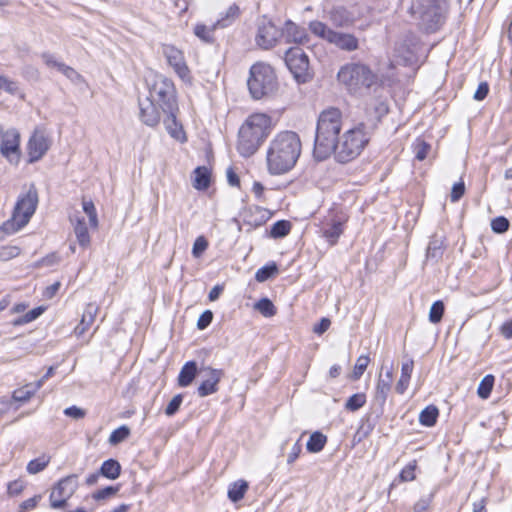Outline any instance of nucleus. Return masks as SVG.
Here are the masks:
<instances>
[{"instance_id": "nucleus-1", "label": "nucleus", "mask_w": 512, "mask_h": 512, "mask_svg": "<svg viewBox=\"0 0 512 512\" xmlns=\"http://www.w3.org/2000/svg\"><path fill=\"white\" fill-rule=\"evenodd\" d=\"M302 150L299 135L293 131H282L270 141L266 152L267 170L271 175L289 172L297 163Z\"/></svg>"}, {"instance_id": "nucleus-2", "label": "nucleus", "mask_w": 512, "mask_h": 512, "mask_svg": "<svg viewBox=\"0 0 512 512\" xmlns=\"http://www.w3.org/2000/svg\"><path fill=\"white\" fill-rule=\"evenodd\" d=\"M342 128V113L337 108L323 110L318 117L313 155L319 161L332 155Z\"/></svg>"}, {"instance_id": "nucleus-3", "label": "nucleus", "mask_w": 512, "mask_h": 512, "mask_svg": "<svg viewBox=\"0 0 512 512\" xmlns=\"http://www.w3.org/2000/svg\"><path fill=\"white\" fill-rule=\"evenodd\" d=\"M272 131V119L265 113H254L240 126L237 151L243 157L255 154Z\"/></svg>"}, {"instance_id": "nucleus-4", "label": "nucleus", "mask_w": 512, "mask_h": 512, "mask_svg": "<svg viewBox=\"0 0 512 512\" xmlns=\"http://www.w3.org/2000/svg\"><path fill=\"white\" fill-rule=\"evenodd\" d=\"M370 140L366 125L359 123L339 136L332 154L339 163H348L357 158Z\"/></svg>"}, {"instance_id": "nucleus-5", "label": "nucleus", "mask_w": 512, "mask_h": 512, "mask_svg": "<svg viewBox=\"0 0 512 512\" xmlns=\"http://www.w3.org/2000/svg\"><path fill=\"white\" fill-rule=\"evenodd\" d=\"M39 202L38 192L34 184H30L16 201L10 219L2 224L0 229L6 234H13L28 224L36 211Z\"/></svg>"}, {"instance_id": "nucleus-6", "label": "nucleus", "mask_w": 512, "mask_h": 512, "mask_svg": "<svg viewBox=\"0 0 512 512\" xmlns=\"http://www.w3.org/2000/svg\"><path fill=\"white\" fill-rule=\"evenodd\" d=\"M337 78L351 94L363 93L370 89L378 79L367 65L361 63H350L341 67Z\"/></svg>"}, {"instance_id": "nucleus-7", "label": "nucleus", "mask_w": 512, "mask_h": 512, "mask_svg": "<svg viewBox=\"0 0 512 512\" xmlns=\"http://www.w3.org/2000/svg\"><path fill=\"white\" fill-rule=\"evenodd\" d=\"M247 85L254 99L272 95L278 88L277 77L271 65L265 62H257L250 68Z\"/></svg>"}, {"instance_id": "nucleus-8", "label": "nucleus", "mask_w": 512, "mask_h": 512, "mask_svg": "<svg viewBox=\"0 0 512 512\" xmlns=\"http://www.w3.org/2000/svg\"><path fill=\"white\" fill-rule=\"evenodd\" d=\"M149 97L160 106L163 112L178 111L176 89L169 78L154 74L148 80Z\"/></svg>"}, {"instance_id": "nucleus-9", "label": "nucleus", "mask_w": 512, "mask_h": 512, "mask_svg": "<svg viewBox=\"0 0 512 512\" xmlns=\"http://www.w3.org/2000/svg\"><path fill=\"white\" fill-rule=\"evenodd\" d=\"M285 63L297 83H307L313 77L307 54L300 47L287 50Z\"/></svg>"}, {"instance_id": "nucleus-10", "label": "nucleus", "mask_w": 512, "mask_h": 512, "mask_svg": "<svg viewBox=\"0 0 512 512\" xmlns=\"http://www.w3.org/2000/svg\"><path fill=\"white\" fill-rule=\"evenodd\" d=\"M52 145V139L45 126H36L27 142L28 162L41 160Z\"/></svg>"}, {"instance_id": "nucleus-11", "label": "nucleus", "mask_w": 512, "mask_h": 512, "mask_svg": "<svg viewBox=\"0 0 512 512\" xmlns=\"http://www.w3.org/2000/svg\"><path fill=\"white\" fill-rule=\"evenodd\" d=\"M418 38L413 33H408L404 38L395 43L391 65H411L416 61L418 51Z\"/></svg>"}, {"instance_id": "nucleus-12", "label": "nucleus", "mask_w": 512, "mask_h": 512, "mask_svg": "<svg viewBox=\"0 0 512 512\" xmlns=\"http://www.w3.org/2000/svg\"><path fill=\"white\" fill-rule=\"evenodd\" d=\"M347 220L348 216L338 210H331L325 216L321 225V233L329 245L333 246L338 242V239L344 232V226Z\"/></svg>"}, {"instance_id": "nucleus-13", "label": "nucleus", "mask_w": 512, "mask_h": 512, "mask_svg": "<svg viewBox=\"0 0 512 512\" xmlns=\"http://www.w3.org/2000/svg\"><path fill=\"white\" fill-rule=\"evenodd\" d=\"M0 153L11 164H18L21 156L20 142L21 135L16 128H10L6 131L2 129L0 134Z\"/></svg>"}, {"instance_id": "nucleus-14", "label": "nucleus", "mask_w": 512, "mask_h": 512, "mask_svg": "<svg viewBox=\"0 0 512 512\" xmlns=\"http://www.w3.org/2000/svg\"><path fill=\"white\" fill-rule=\"evenodd\" d=\"M200 373L203 375L204 379L197 389L198 395L200 397H206L216 393L219 390L218 384L224 377V371L211 366H203L200 369Z\"/></svg>"}, {"instance_id": "nucleus-15", "label": "nucleus", "mask_w": 512, "mask_h": 512, "mask_svg": "<svg viewBox=\"0 0 512 512\" xmlns=\"http://www.w3.org/2000/svg\"><path fill=\"white\" fill-rule=\"evenodd\" d=\"M162 52L174 72L182 80H189L190 70L186 64L183 52L173 45H164Z\"/></svg>"}, {"instance_id": "nucleus-16", "label": "nucleus", "mask_w": 512, "mask_h": 512, "mask_svg": "<svg viewBox=\"0 0 512 512\" xmlns=\"http://www.w3.org/2000/svg\"><path fill=\"white\" fill-rule=\"evenodd\" d=\"M438 0H417L412 5L414 13L418 14L424 23L428 24L429 28H433L440 20Z\"/></svg>"}, {"instance_id": "nucleus-17", "label": "nucleus", "mask_w": 512, "mask_h": 512, "mask_svg": "<svg viewBox=\"0 0 512 512\" xmlns=\"http://www.w3.org/2000/svg\"><path fill=\"white\" fill-rule=\"evenodd\" d=\"M278 37L279 31L276 26L271 22H266L258 28L256 43L264 49H269L275 45Z\"/></svg>"}, {"instance_id": "nucleus-18", "label": "nucleus", "mask_w": 512, "mask_h": 512, "mask_svg": "<svg viewBox=\"0 0 512 512\" xmlns=\"http://www.w3.org/2000/svg\"><path fill=\"white\" fill-rule=\"evenodd\" d=\"M139 117L147 126L154 127L160 122V113L155 103L150 98L139 100Z\"/></svg>"}, {"instance_id": "nucleus-19", "label": "nucleus", "mask_w": 512, "mask_h": 512, "mask_svg": "<svg viewBox=\"0 0 512 512\" xmlns=\"http://www.w3.org/2000/svg\"><path fill=\"white\" fill-rule=\"evenodd\" d=\"M177 112H164L166 117L163 121L167 133L176 141L184 143L187 141V136L184 131L183 125L177 120Z\"/></svg>"}, {"instance_id": "nucleus-20", "label": "nucleus", "mask_w": 512, "mask_h": 512, "mask_svg": "<svg viewBox=\"0 0 512 512\" xmlns=\"http://www.w3.org/2000/svg\"><path fill=\"white\" fill-rule=\"evenodd\" d=\"M71 482H57L50 494V504L52 508H63L66 501L71 497L73 488L69 487Z\"/></svg>"}, {"instance_id": "nucleus-21", "label": "nucleus", "mask_w": 512, "mask_h": 512, "mask_svg": "<svg viewBox=\"0 0 512 512\" xmlns=\"http://www.w3.org/2000/svg\"><path fill=\"white\" fill-rule=\"evenodd\" d=\"M70 221L73 225V230L79 245L82 248L89 247L91 238L88 232V227L85 218L79 213H75L70 217Z\"/></svg>"}, {"instance_id": "nucleus-22", "label": "nucleus", "mask_w": 512, "mask_h": 512, "mask_svg": "<svg viewBox=\"0 0 512 512\" xmlns=\"http://www.w3.org/2000/svg\"><path fill=\"white\" fill-rule=\"evenodd\" d=\"M99 312V307L95 303H88L84 309V313L80 323L75 327L74 334L81 337L94 323L96 316Z\"/></svg>"}, {"instance_id": "nucleus-23", "label": "nucleus", "mask_w": 512, "mask_h": 512, "mask_svg": "<svg viewBox=\"0 0 512 512\" xmlns=\"http://www.w3.org/2000/svg\"><path fill=\"white\" fill-rule=\"evenodd\" d=\"M331 44L347 52H352L359 48V41L353 34L337 31L334 33Z\"/></svg>"}, {"instance_id": "nucleus-24", "label": "nucleus", "mask_w": 512, "mask_h": 512, "mask_svg": "<svg viewBox=\"0 0 512 512\" xmlns=\"http://www.w3.org/2000/svg\"><path fill=\"white\" fill-rule=\"evenodd\" d=\"M120 470V464L114 459H109L103 462V464L100 467L99 473H97L96 475L89 476L87 480H97L99 475L114 480L119 477Z\"/></svg>"}, {"instance_id": "nucleus-25", "label": "nucleus", "mask_w": 512, "mask_h": 512, "mask_svg": "<svg viewBox=\"0 0 512 512\" xmlns=\"http://www.w3.org/2000/svg\"><path fill=\"white\" fill-rule=\"evenodd\" d=\"M284 34L288 42L302 44L308 41L306 30L291 21L286 23Z\"/></svg>"}, {"instance_id": "nucleus-26", "label": "nucleus", "mask_w": 512, "mask_h": 512, "mask_svg": "<svg viewBox=\"0 0 512 512\" xmlns=\"http://www.w3.org/2000/svg\"><path fill=\"white\" fill-rule=\"evenodd\" d=\"M197 371L198 368L195 361L186 362L181 368L180 373L178 375V385L180 387L189 386L193 382L197 374Z\"/></svg>"}, {"instance_id": "nucleus-27", "label": "nucleus", "mask_w": 512, "mask_h": 512, "mask_svg": "<svg viewBox=\"0 0 512 512\" xmlns=\"http://www.w3.org/2000/svg\"><path fill=\"white\" fill-rule=\"evenodd\" d=\"M414 362L412 359H408L402 363L401 376L396 384V391L399 394H403L408 388L411 374L413 372Z\"/></svg>"}, {"instance_id": "nucleus-28", "label": "nucleus", "mask_w": 512, "mask_h": 512, "mask_svg": "<svg viewBox=\"0 0 512 512\" xmlns=\"http://www.w3.org/2000/svg\"><path fill=\"white\" fill-rule=\"evenodd\" d=\"M387 113L388 105L383 100H374L373 103L367 107V115L369 120L374 124L380 121V119Z\"/></svg>"}, {"instance_id": "nucleus-29", "label": "nucleus", "mask_w": 512, "mask_h": 512, "mask_svg": "<svg viewBox=\"0 0 512 512\" xmlns=\"http://www.w3.org/2000/svg\"><path fill=\"white\" fill-rule=\"evenodd\" d=\"M239 15V6L237 4H232L224 13L220 14V18L215 22V26H218L219 28H226L234 23Z\"/></svg>"}, {"instance_id": "nucleus-30", "label": "nucleus", "mask_w": 512, "mask_h": 512, "mask_svg": "<svg viewBox=\"0 0 512 512\" xmlns=\"http://www.w3.org/2000/svg\"><path fill=\"white\" fill-rule=\"evenodd\" d=\"M210 185V171L205 166L197 167L194 170L193 187L197 190H205Z\"/></svg>"}, {"instance_id": "nucleus-31", "label": "nucleus", "mask_w": 512, "mask_h": 512, "mask_svg": "<svg viewBox=\"0 0 512 512\" xmlns=\"http://www.w3.org/2000/svg\"><path fill=\"white\" fill-rule=\"evenodd\" d=\"M218 28V26H215V23H213L211 26H207L203 23H197L194 26L193 31L195 36L198 37L201 41L205 43H213L214 31Z\"/></svg>"}, {"instance_id": "nucleus-32", "label": "nucleus", "mask_w": 512, "mask_h": 512, "mask_svg": "<svg viewBox=\"0 0 512 512\" xmlns=\"http://www.w3.org/2000/svg\"><path fill=\"white\" fill-rule=\"evenodd\" d=\"M309 29L315 36L320 37L329 43H331L335 33V31L330 29L325 23L317 20L309 23Z\"/></svg>"}, {"instance_id": "nucleus-33", "label": "nucleus", "mask_w": 512, "mask_h": 512, "mask_svg": "<svg viewBox=\"0 0 512 512\" xmlns=\"http://www.w3.org/2000/svg\"><path fill=\"white\" fill-rule=\"evenodd\" d=\"M327 442V437L321 432H314L310 435L306 448L309 452L317 453L320 452Z\"/></svg>"}, {"instance_id": "nucleus-34", "label": "nucleus", "mask_w": 512, "mask_h": 512, "mask_svg": "<svg viewBox=\"0 0 512 512\" xmlns=\"http://www.w3.org/2000/svg\"><path fill=\"white\" fill-rule=\"evenodd\" d=\"M438 415L439 411L437 407L434 405H430L421 411L419 415V421L422 425L426 427H431L435 425Z\"/></svg>"}, {"instance_id": "nucleus-35", "label": "nucleus", "mask_w": 512, "mask_h": 512, "mask_svg": "<svg viewBox=\"0 0 512 512\" xmlns=\"http://www.w3.org/2000/svg\"><path fill=\"white\" fill-rule=\"evenodd\" d=\"M391 384L392 383L389 382V379H382L381 377L378 379L375 391V401L380 405L385 404L388 393L391 389Z\"/></svg>"}, {"instance_id": "nucleus-36", "label": "nucleus", "mask_w": 512, "mask_h": 512, "mask_svg": "<svg viewBox=\"0 0 512 512\" xmlns=\"http://www.w3.org/2000/svg\"><path fill=\"white\" fill-rule=\"evenodd\" d=\"M291 223L287 220H279L275 222L270 229V237L274 239L283 238L290 233Z\"/></svg>"}, {"instance_id": "nucleus-37", "label": "nucleus", "mask_w": 512, "mask_h": 512, "mask_svg": "<svg viewBox=\"0 0 512 512\" xmlns=\"http://www.w3.org/2000/svg\"><path fill=\"white\" fill-rule=\"evenodd\" d=\"M248 490V482H234L228 489V497L232 502L241 500Z\"/></svg>"}, {"instance_id": "nucleus-38", "label": "nucleus", "mask_w": 512, "mask_h": 512, "mask_svg": "<svg viewBox=\"0 0 512 512\" xmlns=\"http://www.w3.org/2000/svg\"><path fill=\"white\" fill-rule=\"evenodd\" d=\"M412 148L415 154V158L419 161H423L424 159H426L431 149V145L427 143L425 140L417 138L413 143Z\"/></svg>"}, {"instance_id": "nucleus-39", "label": "nucleus", "mask_w": 512, "mask_h": 512, "mask_svg": "<svg viewBox=\"0 0 512 512\" xmlns=\"http://www.w3.org/2000/svg\"><path fill=\"white\" fill-rule=\"evenodd\" d=\"M82 208L84 213L89 218V225L92 229L98 228V217L97 212L94 203L91 200H85L82 201Z\"/></svg>"}, {"instance_id": "nucleus-40", "label": "nucleus", "mask_w": 512, "mask_h": 512, "mask_svg": "<svg viewBox=\"0 0 512 512\" xmlns=\"http://www.w3.org/2000/svg\"><path fill=\"white\" fill-rule=\"evenodd\" d=\"M494 376L489 374V375H486L480 382L479 386H478V389H477V393H478V396L482 399H487L490 394H491V391L493 389V386H494Z\"/></svg>"}, {"instance_id": "nucleus-41", "label": "nucleus", "mask_w": 512, "mask_h": 512, "mask_svg": "<svg viewBox=\"0 0 512 512\" xmlns=\"http://www.w3.org/2000/svg\"><path fill=\"white\" fill-rule=\"evenodd\" d=\"M254 308L259 311L264 317H272L276 314V308L271 300L262 298L255 303Z\"/></svg>"}, {"instance_id": "nucleus-42", "label": "nucleus", "mask_w": 512, "mask_h": 512, "mask_svg": "<svg viewBox=\"0 0 512 512\" xmlns=\"http://www.w3.org/2000/svg\"><path fill=\"white\" fill-rule=\"evenodd\" d=\"M443 254V244L442 241L433 239L429 242V245L426 250L427 259L437 261L442 257Z\"/></svg>"}, {"instance_id": "nucleus-43", "label": "nucleus", "mask_w": 512, "mask_h": 512, "mask_svg": "<svg viewBox=\"0 0 512 512\" xmlns=\"http://www.w3.org/2000/svg\"><path fill=\"white\" fill-rule=\"evenodd\" d=\"M366 403V396L364 393H356L348 398L345 403V408L349 411H357Z\"/></svg>"}, {"instance_id": "nucleus-44", "label": "nucleus", "mask_w": 512, "mask_h": 512, "mask_svg": "<svg viewBox=\"0 0 512 512\" xmlns=\"http://www.w3.org/2000/svg\"><path fill=\"white\" fill-rule=\"evenodd\" d=\"M369 363H370V358L368 355H360L356 360V363H355V366H354V369L352 372L353 379L358 380L363 375V373L366 370Z\"/></svg>"}, {"instance_id": "nucleus-45", "label": "nucleus", "mask_w": 512, "mask_h": 512, "mask_svg": "<svg viewBox=\"0 0 512 512\" xmlns=\"http://www.w3.org/2000/svg\"><path fill=\"white\" fill-rule=\"evenodd\" d=\"M49 461H50V458L45 455H43L39 458H36L34 460H31L27 465V471L30 474H36V473L42 471L43 469H45V467L48 465Z\"/></svg>"}, {"instance_id": "nucleus-46", "label": "nucleus", "mask_w": 512, "mask_h": 512, "mask_svg": "<svg viewBox=\"0 0 512 512\" xmlns=\"http://www.w3.org/2000/svg\"><path fill=\"white\" fill-rule=\"evenodd\" d=\"M278 272V268L275 263L272 265L263 266L257 270L255 274V278L258 282H264L268 280L271 276L275 275Z\"/></svg>"}, {"instance_id": "nucleus-47", "label": "nucleus", "mask_w": 512, "mask_h": 512, "mask_svg": "<svg viewBox=\"0 0 512 512\" xmlns=\"http://www.w3.org/2000/svg\"><path fill=\"white\" fill-rule=\"evenodd\" d=\"M43 311H44V309L42 307L34 308V309L30 310L29 312H27L26 314H24L23 316L14 320L13 324L18 326V325L30 323V322L34 321L35 319H37L43 313Z\"/></svg>"}, {"instance_id": "nucleus-48", "label": "nucleus", "mask_w": 512, "mask_h": 512, "mask_svg": "<svg viewBox=\"0 0 512 512\" xmlns=\"http://www.w3.org/2000/svg\"><path fill=\"white\" fill-rule=\"evenodd\" d=\"M444 314V304L442 301H436L432 304L429 311V321L431 323H439Z\"/></svg>"}, {"instance_id": "nucleus-49", "label": "nucleus", "mask_w": 512, "mask_h": 512, "mask_svg": "<svg viewBox=\"0 0 512 512\" xmlns=\"http://www.w3.org/2000/svg\"><path fill=\"white\" fill-rule=\"evenodd\" d=\"M35 393L29 386L26 384L13 392L12 398L17 402H27Z\"/></svg>"}, {"instance_id": "nucleus-50", "label": "nucleus", "mask_w": 512, "mask_h": 512, "mask_svg": "<svg viewBox=\"0 0 512 512\" xmlns=\"http://www.w3.org/2000/svg\"><path fill=\"white\" fill-rule=\"evenodd\" d=\"M130 434V430L127 426L123 425L117 429H115L109 437V443L112 445H116L122 441H124L126 438H128Z\"/></svg>"}, {"instance_id": "nucleus-51", "label": "nucleus", "mask_w": 512, "mask_h": 512, "mask_svg": "<svg viewBox=\"0 0 512 512\" xmlns=\"http://www.w3.org/2000/svg\"><path fill=\"white\" fill-rule=\"evenodd\" d=\"M2 90L6 91L7 93H9L11 95L20 94L18 84L15 81H13L3 75H0V92Z\"/></svg>"}, {"instance_id": "nucleus-52", "label": "nucleus", "mask_w": 512, "mask_h": 512, "mask_svg": "<svg viewBox=\"0 0 512 512\" xmlns=\"http://www.w3.org/2000/svg\"><path fill=\"white\" fill-rule=\"evenodd\" d=\"M41 58L48 68H55L59 72L62 71L65 63L59 61L53 54L45 52L41 55Z\"/></svg>"}, {"instance_id": "nucleus-53", "label": "nucleus", "mask_w": 512, "mask_h": 512, "mask_svg": "<svg viewBox=\"0 0 512 512\" xmlns=\"http://www.w3.org/2000/svg\"><path fill=\"white\" fill-rule=\"evenodd\" d=\"M509 228V221L504 216H499L491 221V229L498 234L506 232Z\"/></svg>"}, {"instance_id": "nucleus-54", "label": "nucleus", "mask_w": 512, "mask_h": 512, "mask_svg": "<svg viewBox=\"0 0 512 512\" xmlns=\"http://www.w3.org/2000/svg\"><path fill=\"white\" fill-rule=\"evenodd\" d=\"M207 248L208 241L206 240V238L204 236L197 237L192 248L193 257L199 258Z\"/></svg>"}, {"instance_id": "nucleus-55", "label": "nucleus", "mask_w": 512, "mask_h": 512, "mask_svg": "<svg viewBox=\"0 0 512 512\" xmlns=\"http://www.w3.org/2000/svg\"><path fill=\"white\" fill-rule=\"evenodd\" d=\"M61 73L66 76L74 84H81L84 82L83 77L72 67L64 65Z\"/></svg>"}, {"instance_id": "nucleus-56", "label": "nucleus", "mask_w": 512, "mask_h": 512, "mask_svg": "<svg viewBox=\"0 0 512 512\" xmlns=\"http://www.w3.org/2000/svg\"><path fill=\"white\" fill-rule=\"evenodd\" d=\"M417 468L416 461L409 462L400 472V480H415V470Z\"/></svg>"}, {"instance_id": "nucleus-57", "label": "nucleus", "mask_w": 512, "mask_h": 512, "mask_svg": "<svg viewBox=\"0 0 512 512\" xmlns=\"http://www.w3.org/2000/svg\"><path fill=\"white\" fill-rule=\"evenodd\" d=\"M20 253V249L17 246H3L0 248V260L8 261L15 258Z\"/></svg>"}, {"instance_id": "nucleus-58", "label": "nucleus", "mask_w": 512, "mask_h": 512, "mask_svg": "<svg viewBox=\"0 0 512 512\" xmlns=\"http://www.w3.org/2000/svg\"><path fill=\"white\" fill-rule=\"evenodd\" d=\"M183 397L181 394L175 395L171 401L168 403L165 414L167 416H173L179 409L180 405L182 404Z\"/></svg>"}, {"instance_id": "nucleus-59", "label": "nucleus", "mask_w": 512, "mask_h": 512, "mask_svg": "<svg viewBox=\"0 0 512 512\" xmlns=\"http://www.w3.org/2000/svg\"><path fill=\"white\" fill-rule=\"evenodd\" d=\"M465 193V184L463 181H459L455 183L452 187L451 194H450V200L452 202H457L461 199V197Z\"/></svg>"}, {"instance_id": "nucleus-60", "label": "nucleus", "mask_w": 512, "mask_h": 512, "mask_svg": "<svg viewBox=\"0 0 512 512\" xmlns=\"http://www.w3.org/2000/svg\"><path fill=\"white\" fill-rule=\"evenodd\" d=\"M40 499H41V496L36 495V496H33V497L23 501L19 506V512H27V511L33 510L37 506Z\"/></svg>"}, {"instance_id": "nucleus-61", "label": "nucleus", "mask_w": 512, "mask_h": 512, "mask_svg": "<svg viewBox=\"0 0 512 512\" xmlns=\"http://www.w3.org/2000/svg\"><path fill=\"white\" fill-rule=\"evenodd\" d=\"M119 491V486H108L104 489L99 490L94 494V498L97 500L107 499L113 495H115Z\"/></svg>"}, {"instance_id": "nucleus-62", "label": "nucleus", "mask_w": 512, "mask_h": 512, "mask_svg": "<svg viewBox=\"0 0 512 512\" xmlns=\"http://www.w3.org/2000/svg\"><path fill=\"white\" fill-rule=\"evenodd\" d=\"M212 319H213V313L210 310L204 311L198 318V321H197L198 329L204 330L205 328H207L210 325V323L212 322Z\"/></svg>"}, {"instance_id": "nucleus-63", "label": "nucleus", "mask_w": 512, "mask_h": 512, "mask_svg": "<svg viewBox=\"0 0 512 512\" xmlns=\"http://www.w3.org/2000/svg\"><path fill=\"white\" fill-rule=\"evenodd\" d=\"M489 92V85L487 82H481L476 89L473 98L476 101H482L486 98Z\"/></svg>"}, {"instance_id": "nucleus-64", "label": "nucleus", "mask_w": 512, "mask_h": 512, "mask_svg": "<svg viewBox=\"0 0 512 512\" xmlns=\"http://www.w3.org/2000/svg\"><path fill=\"white\" fill-rule=\"evenodd\" d=\"M500 333L501 335L509 340L512 338V319L504 322L500 327Z\"/></svg>"}]
</instances>
